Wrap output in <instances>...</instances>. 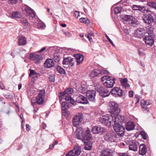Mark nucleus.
Returning a JSON list of instances; mask_svg holds the SVG:
<instances>
[{
    "label": "nucleus",
    "instance_id": "nucleus-1",
    "mask_svg": "<svg viewBox=\"0 0 156 156\" xmlns=\"http://www.w3.org/2000/svg\"><path fill=\"white\" fill-rule=\"evenodd\" d=\"M101 81L105 87L108 88L112 87L115 83V79L108 76H102Z\"/></svg>",
    "mask_w": 156,
    "mask_h": 156
},
{
    "label": "nucleus",
    "instance_id": "nucleus-2",
    "mask_svg": "<svg viewBox=\"0 0 156 156\" xmlns=\"http://www.w3.org/2000/svg\"><path fill=\"white\" fill-rule=\"evenodd\" d=\"M114 116L111 114L105 115L102 116L99 118V121L102 124H104L107 126H109L113 124V117Z\"/></svg>",
    "mask_w": 156,
    "mask_h": 156
},
{
    "label": "nucleus",
    "instance_id": "nucleus-3",
    "mask_svg": "<svg viewBox=\"0 0 156 156\" xmlns=\"http://www.w3.org/2000/svg\"><path fill=\"white\" fill-rule=\"evenodd\" d=\"M105 139L106 140L111 142H117L119 140L116 133L114 132L108 133L105 136Z\"/></svg>",
    "mask_w": 156,
    "mask_h": 156
},
{
    "label": "nucleus",
    "instance_id": "nucleus-4",
    "mask_svg": "<svg viewBox=\"0 0 156 156\" xmlns=\"http://www.w3.org/2000/svg\"><path fill=\"white\" fill-rule=\"evenodd\" d=\"M45 91L44 90H41L39 91L37 97L36 98L35 102L32 101V105L34 107L36 104L41 105L44 102L43 98L45 95Z\"/></svg>",
    "mask_w": 156,
    "mask_h": 156
},
{
    "label": "nucleus",
    "instance_id": "nucleus-5",
    "mask_svg": "<svg viewBox=\"0 0 156 156\" xmlns=\"http://www.w3.org/2000/svg\"><path fill=\"white\" fill-rule=\"evenodd\" d=\"M75 62V58L68 57L63 58L62 63L64 67L69 68L73 66Z\"/></svg>",
    "mask_w": 156,
    "mask_h": 156
},
{
    "label": "nucleus",
    "instance_id": "nucleus-6",
    "mask_svg": "<svg viewBox=\"0 0 156 156\" xmlns=\"http://www.w3.org/2000/svg\"><path fill=\"white\" fill-rule=\"evenodd\" d=\"M109 106L111 114L113 116H115V115L118 114L119 113L120 110L116 103L113 101L111 102L109 104Z\"/></svg>",
    "mask_w": 156,
    "mask_h": 156
},
{
    "label": "nucleus",
    "instance_id": "nucleus-7",
    "mask_svg": "<svg viewBox=\"0 0 156 156\" xmlns=\"http://www.w3.org/2000/svg\"><path fill=\"white\" fill-rule=\"evenodd\" d=\"M113 128L114 130L117 133L118 136H123L125 131L124 127L119 124H114Z\"/></svg>",
    "mask_w": 156,
    "mask_h": 156
},
{
    "label": "nucleus",
    "instance_id": "nucleus-8",
    "mask_svg": "<svg viewBox=\"0 0 156 156\" xmlns=\"http://www.w3.org/2000/svg\"><path fill=\"white\" fill-rule=\"evenodd\" d=\"M83 115L81 113H77L73 118V122L74 126H77L82 121Z\"/></svg>",
    "mask_w": 156,
    "mask_h": 156
},
{
    "label": "nucleus",
    "instance_id": "nucleus-9",
    "mask_svg": "<svg viewBox=\"0 0 156 156\" xmlns=\"http://www.w3.org/2000/svg\"><path fill=\"white\" fill-rule=\"evenodd\" d=\"M96 92L94 90H88L87 91L86 97L88 100L91 101L95 102Z\"/></svg>",
    "mask_w": 156,
    "mask_h": 156
},
{
    "label": "nucleus",
    "instance_id": "nucleus-10",
    "mask_svg": "<svg viewBox=\"0 0 156 156\" xmlns=\"http://www.w3.org/2000/svg\"><path fill=\"white\" fill-rule=\"evenodd\" d=\"M91 131L94 134H101L105 131V129L100 126H94L92 127Z\"/></svg>",
    "mask_w": 156,
    "mask_h": 156
},
{
    "label": "nucleus",
    "instance_id": "nucleus-11",
    "mask_svg": "<svg viewBox=\"0 0 156 156\" xmlns=\"http://www.w3.org/2000/svg\"><path fill=\"white\" fill-rule=\"evenodd\" d=\"M62 112L63 115L68 116L69 113L67 108L69 107V104L66 101L63 102L62 104Z\"/></svg>",
    "mask_w": 156,
    "mask_h": 156
},
{
    "label": "nucleus",
    "instance_id": "nucleus-12",
    "mask_svg": "<svg viewBox=\"0 0 156 156\" xmlns=\"http://www.w3.org/2000/svg\"><path fill=\"white\" fill-rule=\"evenodd\" d=\"M29 58L30 59L34 60L36 64L39 63L42 59L41 55L35 54H31Z\"/></svg>",
    "mask_w": 156,
    "mask_h": 156
},
{
    "label": "nucleus",
    "instance_id": "nucleus-13",
    "mask_svg": "<svg viewBox=\"0 0 156 156\" xmlns=\"http://www.w3.org/2000/svg\"><path fill=\"white\" fill-rule=\"evenodd\" d=\"M102 97H105L109 96L110 93L107 89L103 87H100L97 90Z\"/></svg>",
    "mask_w": 156,
    "mask_h": 156
},
{
    "label": "nucleus",
    "instance_id": "nucleus-14",
    "mask_svg": "<svg viewBox=\"0 0 156 156\" xmlns=\"http://www.w3.org/2000/svg\"><path fill=\"white\" fill-rule=\"evenodd\" d=\"M114 119L113 118V123L114 124L123 123L124 120V117L122 115H115Z\"/></svg>",
    "mask_w": 156,
    "mask_h": 156
},
{
    "label": "nucleus",
    "instance_id": "nucleus-15",
    "mask_svg": "<svg viewBox=\"0 0 156 156\" xmlns=\"http://www.w3.org/2000/svg\"><path fill=\"white\" fill-rule=\"evenodd\" d=\"M24 13L28 16H30L32 18L35 16V12L32 9L28 6H27L25 7Z\"/></svg>",
    "mask_w": 156,
    "mask_h": 156
},
{
    "label": "nucleus",
    "instance_id": "nucleus-16",
    "mask_svg": "<svg viewBox=\"0 0 156 156\" xmlns=\"http://www.w3.org/2000/svg\"><path fill=\"white\" fill-rule=\"evenodd\" d=\"M113 151L109 148H105L102 150L100 152V156H112Z\"/></svg>",
    "mask_w": 156,
    "mask_h": 156
},
{
    "label": "nucleus",
    "instance_id": "nucleus-17",
    "mask_svg": "<svg viewBox=\"0 0 156 156\" xmlns=\"http://www.w3.org/2000/svg\"><path fill=\"white\" fill-rule=\"evenodd\" d=\"M83 130L82 128L77 127L76 131V138L78 139H82L83 138Z\"/></svg>",
    "mask_w": 156,
    "mask_h": 156
},
{
    "label": "nucleus",
    "instance_id": "nucleus-18",
    "mask_svg": "<svg viewBox=\"0 0 156 156\" xmlns=\"http://www.w3.org/2000/svg\"><path fill=\"white\" fill-rule=\"evenodd\" d=\"M141 105L144 111L147 112L149 111L148 106L150 105L149 102L143 99L140 101Z\"/></svg>",
    "mask_w": 156,
    "mask_h": 156
},
{
    "label": "nucleus",
    "instance_id": "nucleus-19",
    "mask_svg": "<svg viewBox=\"0 0 156 156\" xmlns=\"http://www.w3.org/2000/svg\"><path fill=\"white\" fill-rule=\"evenodd\" d=\"M143 20L145 23L148 24L153 22L154 20L153 17L149 14L144 15Z\"/></svg>",
    "mask_w": 156,
    "mask_h": 156
},
{
    "label": "nucleus",
    "instance_id": "nucleus-20",
    "mask_svg": "<svg viewBox=\"0 0 156 156\" xmlns=\"http://www.w3.org/2000/svg\"><path fill=\"white\" fill-rule=\"evenodd\" d=\"M76 101L79 103L83 104H87L88 102L87 98L81 95L77 97Z\"/></svg>",
    "mask_w": 156,
    "mask_h": 156
},
{
    "label": "nucleus",
    "instance_id": "nucleus-21",
    "mask_svg": "<svg viewBox=\"0 0 156 156\" xmlns=\"http://www.w3.org/2000/svg\"><path fill=\"white\" fill-rule=\"evenodd\" d=\"M122 90L117 87L114 88L111 91L112 94L118 95L119 96H121L122 95Z\"/></svg>",
    "mask_w": 156,
    "mask_h": 156
},
{
    "label": "nucleus",
    "instance_id": "nucleus-22",
    "mask_svg": "<svg viewBox=\"0 0 156 156\" xmlns=\"http://www.w3.org/2000/svg\"><path fill=\"white\" fill-rule=\"evenodd\" d=\"M102 73L104 74V73L100 70L96 69L91 72L90 76L92 77H95L96 76H100L102 75Z\"/></svg>",
    "mask_w": 156,
    "mask_h": 156
},
{
    "label": "nucleus",
    "instance_id": "nucleus-23",
    "mask_svg": "<svg viewBox=\"0 0 156 156\" xmlns=\"http://www.w3.org/2000/svg\"><path fill=\"white\" fill-rule=\"evenodd\" d=\"M54 65V63L52 59H47L44 64L45 67L47 68H51Z\"/></svg>",
    "mask_w": 156,
    "mask_h": 156
},
{
    "label": "nucleus",
    "instance_id": "nucleus-24",
    "mask_svg": "<svg viewBox=\"0 0 156 156\" xmlns=\"http://www.w3.org/2000/svg\"><path fill=\"white\" fill-rule=\"evenodd\" d=\"M125 127L126 130L130 131L133 130L135 127L134 122L132 121H128L126 124Z\"/></svg>",
    "mask_w": 156,
    "mask_h": 156
},
{
    "label": "nucleus",
    "instance_id": "nucleus-25",
    "mask_svg": "<svg viewBox=\"0 0 156 156\" xmlns=\"http://www.w3.org/2000/svg\"><path fill=\"white\" fill-rule=\"evenodd\" d=\"M20 21L24 29H26L30 28V24L25 18H22Z\"/></svg>",
    "mask_w": 156,
    "mask_h": 156
},
{
    "label": "nucleus",
    "instance_id": "nucleus-26",
    "mask_svg": "<svg viewBox=\"0 0 156 156\" xmlns=\"http://www.w3.org/2000/svg\"><path fill=\"white\" fill-rule=\"evenodd\" d=\"M139 145V144L138 143L136 142H133L129 145V149L130 150H132L134 151H136L137 150Z\"/></svg>",
    "mask_w": 156,
    "mask_h": 156
},
{
    "label": "nucleus",
    "instance_id": "nucleus-27",
    "mask_svg": "<svg viewBox=\"0 0 156 156\" xmlns=\"http://www.w3.org/2000/svg\"><path fill=\"white\" fill-rule=\"evenodd\" d=\"M144 39L145 40V43L149 46H151L154 44V40L153 37H148L147 36H145Z\"/></svg>",
    "mask_w": 156,
    "mask_h": 156
},
{
    "label": "nucleus",
    "instance_id": "nucleus-28",
    "mask_svg": "<svg viewBox=\"0 0 156 156\" xmlns=\"http://www.w3.org/2000/svg\"><path fill=\"white\" fill-rule=\"evenodd\" d=\"M136 34L140 38L142 37L145 34V31L143 28H139L136 30Z\"/></svg>",
    "mask_w": 156,
    "mask_h": 156
},
{
    "label": "nucleus",
    "instance_id": "nucleus-29",
    "mask_svg": "<svg viewBox=\"0 0 156 156\" xmlns=\"http://www.w3.org/2000/svg\"><path fill=\"white\" fill-rule=\"evenodd\" d=\"M147 152V149L145 145L144 144H141L139 147V154L140 155H144Z\"/></svg>",
    "mask_w": 156,
    "mask_h": 156
},
{
    "label": "nucleus",
    "instance_id": "nucleus-30",
    "mask_svg": "<svg viewBox=\"0 0 156 156\" xmlns=\"http://www.w3.org/2000/svg\"><path fill=\"white\" fill-rule=\"evenodd\" d=\"M76 61H77V65L81 64L83 60V55L81 54H78L75 55Z\"/></svg>",
    "mask_w": 156,
    "mask_h": 156
},
{
    "label": "nucleus",
    "instance_id": "nucleus-31",
    "mask_svg": "<svg viewBox=\"0 0 156 156\" xmlns=\"http://www.w3.org/2000/svg\"><path fill=\"white\" fill-rule=\"evenodd\" d=\"M72 150L76 156H78L81 152V148L79 145H77L74 147L73 149Z\"/></svg>",
    "mask_w": 156,
    "mask_h": 156
},
{
    "label": "nucleus",
    "instance_id": "nucleus-32",
    "mask_svg": "<svg viewBox=\"0 0 156 156\" xmlns=\"http://www.w3.org/2000/svg\"><path fill=\"white\" fill-rule=\"evenodd\" d=\"M122 19L123 20L126 21L130 22V21L132 20L133 21H135V19L133 16L128 15H125L122 16Z\"/></svg>",
    "mask_w": 156,
    "mask_h": 156
},
{
    "label": "nucleus",
    "instance_id": "nucleus-33",
    "mask_svg": "<svg viewBox=\"0 0 156 156\" xmlns=\"http://www.w3.org/2000/svg\"><path fill=\"white\" fill-rule=\"evenodd\" d=\"M90 131L89 129L88 128L86 131L84 136H83V139L87 140H90L91 138Z\"/></svg>",
    "mask_w": 156,
    "mask_h": 156
},
{
    "label": "nucleus",
    "instance_id": "nucleus-34",
    "mask_svg": "<svg viewBox=\"0 0 156 156\" xmlns=\"http://www.w3.org/2000/svg\"><path fill=\"white\" fill-rule=\"evenodd\" d=\"M65 98V100L66 101H69L70 103L73 105L76 104V101L73 99L69 95H64L63 96Z\"/></svg>",
    "mask_w": 156,
    "mask_h": 156
},
{
    "label": "nucleus",
    "instance_id": "nucleus-35",
    "mask_svg": "<svg viewBox=\"0 0 156 156\" xmlns=\"http://www.w3.org/2000/svg\"><path fill=\"white\" fill-rule=\"evenodd\" d=\"M21 14L20 12L17 11L12 12L11 17L12 18L16 19L20 17Z\"/></svg>",
    "mask_w": 156,
    "mask_h": 156
},
{
    "label": "nucleus",
    "instance_id": "nucleus-36",
    "mask_svg": "<svg viewBox=\"0 0 156 156\" xmlns=\"http://www.w3.org/2000/svg\"><path fill=\"white\" fill-rule=\"evenodd\" d=\"M18 43L19 45H24L27 43L26 38L23 37H20L18 40Z\"/></svg>",
    "mask_w": 156,
    "mask_h": 156
},
{
    "label": "nucleus",
    "instance_id": "nucleus-37",
    "mask_svg": "<svg viewBox=\"0 0 156 156\" xmlns=\"http://www.w3.org/2000/svg\"><path fill=\"white\" fill-rule=\"evenodd\" d=\"M92 147V143L91 142L88 141L87 142H85V146L84 148L86 150H90Z\"/></svg>",
    "mask_w": 156,
    "mask_h": 156
},
{
    "label": "nucleus",
    "instance_id": "nucleus-38",
    "mask_svg": "<svg viewBox=\"0 0 156 156\" xmlns=\"http://www.w3.org/2000/svg\"><path fill=\"white\" fill-rule=\"evenodd\" d=\"M73 89L71 88H69L66 89L62 93V96H64V95H69L71 94L73 92Z\"/></svg>",
    "mask_w": 156,
    "mask_h": 156
},
{
    "label": "nucleus",
    "instance_id": "nucleus-39",
    "mask_svg": "<svg viewBox=\"0 0 156 156\" xmlns=\"http://www.w3.org/2000/svg\"><path fill=\"white\" fill-rule=\"evenodd\" d=\"M51 57L55 62H58L59 61V55H58L57 54L54 53V54L52 55Z\"/></svg>",
    "mask_w": 156,
    "mask_h": 156
},
{
    "label": "nucleus",
    "instance_id": "nucleus-40",
    "mask_svg": "<svg viewBox=\"0 0 156 156\" xmlns=\"http://www.w3.org/2000/svg\"><path fill=\"white\" fill-rule=\"evenodd\" d=\"M145 36H147L148 37H153L154 36V34H153V32L152 28H150L147 31V33Z\"/></svg>",
    "mask_w": 156,
    "mask_h": 156
},
{
    "label": "nucleus",
    "instance_id": "nucleus-41",
    "mask_svg": "<svg viewBox=\"0 0 156 156\" xmlns=\"http://www.w3.org/2000/svg\"><path fill=\"white\" fill-rule=\"evenodd\" d=\"M80 21L83 23H84L86 24L90 23V21L87 18H81L80 19Z\"/></svg>",
    "mask_w": 156,
    "mask_h": 156
},
{
    "label": "nucleus",
    "instance_id": "nucleus-42",
    "mask_svg": "<svg viewBox=\"0 0 156 156\" xmlns=\"http://www.w3.org/2000/svg\"><path fill=\"white\" fill-rule=\"evenodd\" d=\"M57 70L60 73L65 74V71L64 69L59 66H57L56 68Z\"/></svg>",
    "mask_w": 156,
    "mask_h": 156
},
{
    "label": "nucleus",
    "instance_id": "nucleus-43",
    "mask_svg": "<svg viewBox=\"0 0 156 156\" xmlns=\"http://www.w3.org/2000/svg\"><path fill=\"white\" fill-rule=\"evenodd\" d=\"M147 5L150 7L156 9V3L154 2H149L147 3Z\"/></svg>",
    "mask_w": 156,
    "mask_h": 156
},
{
    "label": "nucleus",
    "instance_id": "nucleus-44",
    "mask_svg": "<svg viewBox=\"0 0 156 156\" xmlns=\"http://www.w3.org/2000/svg\"><path fill=\"white\" fill-rule=\"evenodd\" d=\"M122 10V8L120 7H118L115 8L114 9V12L115 14H118Z\"/></svg>",
    "mask_w": 156,
    "mask_h": 156
},
{
    "label": "nucleus",
    "instance_id": "nucleus-45",
    "mask_svg": "<svg viewBox=\"0 0 156 156\" xmlns=\"http://www.w3.org/2000/svg\"><path fill=\"white\" fill-rule=\"evenodd\" d=\"M45 26V24L42 22L39 23L37 24V27L39 28L44 29Z\"/></svg>",
    "mask_w": 156,
    "mask_h": 156
},
{
    "label": "nucleus",
    "instance_id": "nucleus-46",
    "mask_svg": "<svg viewBox=\"0 0 156 156\" xmlns=\"http://www.w3.org/2000/svg\"><path fill=\"white\" fill-rule=\"evenodd\" d=\"M139 10L142 12L145 13L147 12V10L144 7H141L140 6Z\"/></svg>",
    "mask_w": 156,
    "mask_h": 156
},
{
    "label": "nucleus",
    "instance_id": "nucleus-47",
    "mask_svg": "<svg viewBox=\"0 0 156 156\" xmlns=\"http://www.w3.org/2000/svg\"><path fill=\"white\" fill-rule=\"evenodd\" d=\"M66 156H77L72 150L69 151L67 154Z\"/></svg>",
    "mask_w": 156,
    "mask_h": 156
},
{
    "label": "nucleus",
    "instance_id": "nucleus-48",
    "mask_svg": "<svg viewBox=\"0 0 156 156\" xmlns=\"http://www.w3.org/2000/svg\"><path fill=\"white\" fill-rule=\"evenodd\" d=\"M140 134L142 136V137L144 140H146L147 139L146 134L143 131H141L140 133Z\"/></svg>",
    "mask_w": 156,
    "mask_h": 156
},
{
    "label": "nucleus",
    "instance_id": "nucleus-49",
    "mask_svg": "<svg viewBox=\"0 0 156 156\" xmlns=\"http://www.w3.org/2000/svg\"><path fill=\"white\" fill-rule=\"evenodd\" d=\"M30 73L29 74V76L30 77L31 76H32L34 75L36 73L35 70H32L31 69H30Z\"/></svg>",
    "mask_w": 156,
    "mask_h": 156
},
{
    "label": "nucleus",
    "instance_id": "nucleus-50",
    "mask_svg": "<svg viewBox=\"0 0 156 156\" xmlns=\"http://www.w3.org/2000/svg\"><path fill=\"white\" fill-rule=\"evenodd\" d=\"M4 96L7 99H11L13 98V96L12 94H4Z\"/></svg>",
    "mask_w": 156,
    "mask_h": 156
},
{
    "label": "nucleus",
    "instance_id": "nucleus-51",
    "mask_svg": "<svg viewBox=\"0 0 156 156\" xmlns=\"http://www.w3.org/2000/svg\"><path fill=\"white\" fill-rule=\"evenodd\" d=\"M134 100L136 101V104L138 103L140 101L139 96L137 95H135L134 97Z\"/></svg>",
    "mask_w": 156,
    "mask_h": 156
},
{
    "label": "nucleus",
    "instance_id": "nucleus-52",
    "mask_svg": "<svg viewBox=\"0 0 156 156\" xmlns=\"http://www.w3.org/2000/svg\"><path fill=\"white\" fill-rule=\"evenodd\" d=\"M127 81H128L127 80L126 78H124V79H122L120 80V82H121V84L122 85V84H124L127 83Z\"/></svg>",
    "mask_w": 156,
    "mask_h": 156
},
{
    "label": "nucleus",
    "instance_id": "nucleus-53",
    "mask_svg": "<svg viewBox=\"0 0 156 156\" xmlns=\"http://www.w3.org/2000/svg\"><path fill=\"white\" fill-rule=\"evenodd\" d=\"M49 79L50 81L51 82H54L55 80V77L54 75H53L50 76L49 77Z\"/></svg>",
    "mask_w": 156,
    "mask_h": 156
},
{
    "label": "nucleus",
    "instance_id": "nucleus-54",
    "mask_svg": "<svg viewBox=\"0 0 156 156\" xmlns=\"http://www.w3.org/2000/svg\"><path fill=\"white\" fill-rule=\"evenodd\" d=\"M105 36L108 41L111 43L113 47L115 46V45L113 43L112 41L108 37V36L106 34H105Z\"/></svg>",
    "mask_w": 156,
    "mask_h": 156
},
{
    "label": "nucleus",
    "instance_id": "nucleus-55",
    "mask_svg": "<svg viewBox=\"0 0 156 156\" xmlns=\"http://www.w3.org/2000/svg\"><path fill=\"white\" fill-rule=\"evenodd\" d=\"M117 154L118 156H128V154L126 153H118Z\"/></svg>",
    "mask_w": 156,
    "mask_h": 156
},
{
    "label": "nucleus",
    "instance_id": "nucleus-56",
    "mask_svg": "<svg viewBox=\"0 0 156 156\" xmlns=\"http://www.w3.org/2000/svg\"><path fill=\"white\" fill-rule=\"evenodd\" d=\"M138 54L140 55H144V51L142 49H140L138 50Z\"/></svg>",
    "mask_w": 156,
    "mask_h": 156
},
{
    "label": "nucleus",
    "instance_id": "nucleus-57",
    "mask_svg": "<svg viewBox=\"0 0 156 156\" xmlns=\"http://www.w3.org/2000/svg\"><path fill=\"white\" fill-rule=\"evenodd\" d=\"M87 33L90 36H94V34L92 31H91L89 30H87Z\"/></svg>",
    "mask_w": 156,
    "mask_h": 156
},
{
    "label": "nucleus",
    "instance_id": "nucleus-58",
    "mask_svg": "<svg viewBox=\"0 0 156 156\" xmlns=\"http://www.w3.org/2000/svg\"><path fill=\"white\" fill-rule=\"evenodd\" d=\"M140 6L134 5L133 7V9L134 10H139Z\"/></svg>",
    "mask_w": 156,
    "mask_h": 156
},
{
    "label": "nucleus",
    "instance_id": "nucleus-59",
    "mask_svg": "<svg viewBox=\"0 0 156 156\" xmlns=\"http://www.w3.org/2000/svg\"><path fill=\"white\" fill-rule=\"evenodd\" d=\"M18 0H9V3L13 4H16Z\"/></svg>",
    "mask_w": 156,
    "mask_h": 156
},
{
    "label": "nucleus",
    "instance_id": "nucleus-60",
    "mask_svg": "<svg viewBox=\"0 0 156 156\" xmlns=\"http://www.w3.org/2000/svg\"><path fill=\"white\" fill-rule=\"evenodd\" d=\"M74 14L76 18H78L79 16V12L77 11H75L74 13Z\"/></svg>",
    "mask_w": 156,
    "mask_h": 156
},
{
    "label": "nucleus",
    "instance_id": "nucleus-61",
    "mask_svg": "<svg viewBox=\"0 0 156 156\" xmlns=\"http://www.w3.org/2000/svg\"><path fill=\"white\" fill-rule=\"evenodd\" d=\"M64 34L67 37H69L70 35V34L69 32L67 31H65L64 32Z\"/></svg>",
    "mask_w": 156,
    "mask_h": 156
},
{
    "label": "nucleus",
    "instance_id": "nucleus-62",
    "mask_svg": "<svg viewBox=\"0 0 156 156\" xmlns=\"http://www.w3.org/2000/svg\"><path fill=\"white\" fill-rule=\"evenodd\" d=\"M85 36L89 39V40L90 41H92V38L91 37H90V36L88 34H86L85 35Z\"/></svg>",
    "mask_w": 156,
    "mask_h": 156
},
{
    "label": "nucleus",
    "instance_id": "nucleus-63",
    "mask_svg": "<svg viewBox=\"0 0 156 156\" xmlns=\"http://www.w3.org/2000/svg\"><path fill=\"white\" fill-rule=\"evenodd\" d=\"M129 95L130 97H132L133 96V91L131 90L129 92Z\"/></svg>",
    "mask_w": 156,
    "mask_h": 156
},
{
    "label": "nucleus",
    "instance_id": "nucleus-64",
    "mask_svg": "<svg viewBox=\"0 0 156 156\" xmlns=\"http://www.w3.org/2000/svg\"><path fill=\"white\" fill-rule=\"evenodd\" d=\"M122 86L124 87L125 88L129 87V85L127 83H126L124 84H122Z\"/></svg>",
    "mask_w": 156,
    "mask_h": 156
}]
</instances>
